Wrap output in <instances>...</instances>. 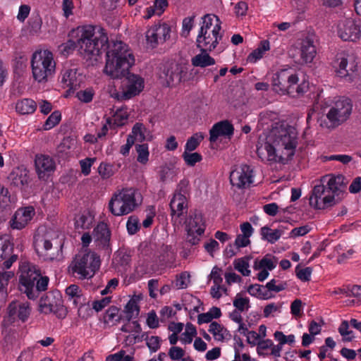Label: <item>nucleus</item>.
Masks as SVG:
<instances>
[{"label": "nucleus", "instance_id": "12", "mask_svg": "<svg viewBox=\"0 0 361 361\" xmlns=\"http://www.w3.org/2000/svg\"><path fill=\"white\" fill-rule=\"evenodd\" d=\"M337 35L343 41L356 42L361 39V27L353 18L340 20L337 24Z\"/></svg>", "mask_w": 361, "mask_h": 361}, {"label": "nucleus", "instance_id": "16", "mask_svg": "<svg viewBox=\"0 0 361 361\" xmlns=\"http://www.w3.org/2000/svg\"><path fill=\"white\" fill-rule=\"evenodd\" d=\"M13 244L11 243V238L8 235L0 236V260L8 258L3 263V269H9L13 263L18 259V255L13 254Z\"/></svg>", "mask_w": 361, "mask_h": 361}, {"label": "nucleus", "instance_id": "57", "mask_svg": "<svg viewBox=\"0 0 361 361\" xmlns=\"http://www.w3.org/2000/svg\"><path fill=\"white\" fill-rule=\"evenodd\" d=\"M276 281L275 279H272L266 284L265 288H267L269 291H274L276 293H279L286 288L287 283L286 282L281 283L279 285H276Z\"/></svg>", "mask_w": 361, "mask_h": 361}, {"label": "nucleus", "instance_id": "17", "mask_svg": "<svg viewBox=\"0 0 361 361\" xmlns=\"http://www.w3.org/2000/svg\"><path fill=\"white\" fill-rule=\"evenodd\" d=\"M36 171L39 179H47L56 169L55 162L48 155H36L35 159Z\"/></svg>", "mask_w": 361, "mask_h": 361}, {"label": "nucleus", "instance_id": "24", "mask_svg": "<svg viewBox=\"0 0 361 361\" xmlns=\"http://www.w3.org/2000/svg\"><path fill=\"white\" fill-rule=\"evenodd\" d=\"M202 223V216L200 212L195 210L191 212L185 221L186 232L195 231L198 235H201L204 232V228L200 226Z\"/></svg>", "mask_w": 361, "mask_h": 361}, {"label": "nucleus", "instance_id": "14", "mask_svg": "<svg viewBox=\"0 0 361 361\" xmlns=\"http://www.w3.org/2000/svg\"><path fill=\"white\" fill-rule=\"evenodd\" d=\"M111 235V231L104 222L99 223L93 231V236L97 245L104 250L108 256H110L112 252L110 243Z\"/></svg>", "mask_w": 361, "mask_h": 361}, {"label": "nucleus", "instance_id": "7", "mask_svg": "<svg viewBox=\"0 0 361 361\" xmlns=\"http://www.w3.org/2000/svg\"><path fill=\"white\" fill-rule=\"evenodd\" d=\"M298 75L293 73L291 70L282 69L272 77V90L279 94L296 97L306 92L307 88L305 83L298 85Z\"/></svg>", "mask_w": 361, "mask_h": 361}, {"label": "nucleus", "instance_id": "25", "mask_svg": "<svg viewBox=\"0 0 361 361\" xmlns=\"http://www.w3.org/2000/svg\"><path fill=\"white\" fill-rule=\"evenodd\" d=\"M316 56V47L314 45V41L306 39L302 42L300 49V56L302 62L305 63H312Z\"/></svg>", "mask_w": 361, "mask_h": 361}, {"label": "nucleus", "instance_id": "28", "mask_svg": "<svg viewBox=\"0 0 361 361\" xmlns=\"http://www.w3.org/2000/svg\"><path fill=\"white\" fill-rule=\"evenodd\" d=\"M8 179L11 180V185L22 188L28 183L27 171L25 169L18 168L9 174Z\"/></svg>", "mask_w": 361, "mask_h": 361}, {"label": "nucleus", "instance_id": "42", "mask_svg": "<svg viewBox=\"0 0 361 361\" xmlns=\"http://www.w3.org/2000/svg\"><path fill=\"white\" fill-rule=\"evenodd\" d=\"M182 157L185 164L189 166H193L202 159V157L197 152L190 153V152H184Z\"/></svg>", "mask_w": 361, "mask_h": 361}, {"label": "nucleus", "instance_id": "35", "mask_svg": "<svg viewBox=\"0 0 361 361\" xmlns=\"http://www.w3.org/2000/svg\"><path fill=\"white\" fill-rule=\"evenodd\" d=\"M53 293L48 294L44 298H42L40 300L39 307L42 312L45 314L51 313L54 310L58 300L54 302Z\"/></svg>", "mask_w": 361, "mask_h": 361}, {"label": "nucleus", "instance_id": "62", "mask_svg": "<svg viewBox=\"0 0 361 361\" xmlns=\"http://www.w3.org/2000/svg\"><path fill=\"white\" fill-rule=\"evenodd\" d=\"M147 324L150 329H156L159 326V319L156 312L152 310L147 314Z\"/></svg>", "mask_w": 361, "mask_h": 361}, {"label": "nucleus", "instance_id": "63", "mask_svg": "<svg viewBox=\"0 0 361 361\" xmlns=\"http://www.w3.org/2000/svg\"><path fill=\"white\" fill-rule=\"evenodd\" d=\"M202 25L200 27V30L199 32H201V35L202 34V32L207 30V31H211V27L212 25V21L213 19L210 14H206L202 17Z\"/></svg>", "mask_w": 361, "mask_h": 361}, {"label": "nucleus", "instance_id": "19", "mask_svg": "<svg viewBox=\"0 0 361 361\" xmlns=\"http://www.w3.org/2000/svg\"><path fill=\"white\" fill-rule=\"evenodd\" d=\"M34 214L35 209L32 207L18 209L10 221L11 228L18 230L25 228Z\"/></svg>", "mask_w": 361, "mask_h": 361}, {"label": "nucleus", "instance_id": "54", "mask_svg": "<svg viewBox=\"0 0 361 361\" xmlns=\"http://www.w3.org/2000/svg\"><path fill=\"white\" fill-rule=\"evenodd\" d=\"M98 172L103 178H109L114 175L113 166L102 163L98 168Z\"/></svg>", "mask_w": 361, "mask_h": 361}, {"label": "nucleus", "instance_id": "37", "mask_svg": "<svg viewBox=\"0 0 361 361\" xmlns=\"http://www.w3.org/2000/svg\"><path fill=\"white\" fill-rule=\"evenodd\" d=\"M61 82L71 89H76V70H67L62 77Z\"/></svg>", "mask_w": 361, "mask_h": 361}, {"label": "nucleus", "instance_id": "44", "mask_svg": "<svg viewBox=\"0 0 361 361\" xmlns=\"http://www.w3.org/2000/svg\"><path fill=\"white\" fill-rule=\"evenodd\" d=\"M119 308L116 306H111L105 312L104 315V322L108 323L115 319L116 322L121 320V317L118 316Z\"/></svg>", "mask_w": 361, "mask_h": 361}, {"label": "nucleus", "instance_id": "3", "mask_svg": "<svg viewBox=\"0 0 361 361\" xmlns=\"http://www.w3.org/2000/svg\"><path fill=\"white\" fill-rule=\"evenodd\" d=\"M106 65L104 72L114 80H121L128 73L135 63V58L128 50L127 45L121 41L114 42L111 46L109 41L106 44Z\"/></svg>", "mask_w": 361, "mask_h": 361}, {"label": "nucleus", "instance_id": "59", "mask_svg": "<svg viewBox=\"0 0 361 361\" xmlns=\"http://www.w3.org/2000/svg\"><path fill=\"white\" fill-rule=\"evenodd\" d=\"M185 355V350L180 347L173 346L169 349V355L173 360H178L183 359V357Z\"/></svg>", "mask_w": 361, "mask_h": 361}, {"label": "nucleus", "instance_id": "22", "mask_svg": "<svg viewBox=\"0 0 361 361\" xmlns=\"http://www.w3.org/2000/svg\"><path fill=\"white\" fill-rule=\"evenodd\" d=\"M171 216L180 217L184 210H187V200L184 194L180 192L175 193L169 204Z\"/></svg>", "mask_w": 361, "mask_h": 361}, {"label": "nucleus", "instance_id": "51", "mask_svg": "<svg viewBox=\"0 0 361 361\" xmlns=\"http://www.w3.org/2000/svg\"><path fill=\"white\" fill-rule=\"evenodd\" d=\"M316 321L312 320L310 324L309 331L310 334H304L302 336V345L304 347L309 345L313 341V337L316 335Z\"/></svg>", "mask_w": 361, "mask_h": 361}, {"label": "nucleus", "instance_id": "53", "mask_svg": "<svg viewBox=\"0 0 361 361\" xmlns=\"http://www.w3.org/2000/svg\"><path fill=\"white\" fill-rule=\"evenodd\" d=\"M126 226L129 234L133 235L136 233L140 229L138 218L135 216H130L127 221Z\"/></svg>", "mask_w": 361, "mask_h": 361}, {"label": "nucleus", "instance_id": "52", "mask_svg": "<svg viewBox=\"0 0 361 361\" xmlns=\"http://www.w3.org/2000/svg\"><path fill=\"white\" fill-rule=\"evenodd\" d=\"M94 94V92L93 89L90 87L84 90L78 91L76 94V97L80 101L84 103H89L92 100Z\"/></svg>", "mask_w": 361, "mask_h": 361}, {"label": "nucleus", "instance_id": "47", "mask_svg": "<svg viewBox=\"0 0 361 361\" xmlns=\"http://www.w3.org/2000/svg\"><path fill=\"white\" fill-rule=\"evenodd\" d=\"M234 268L240 272L243 276H248L250 274V270L248 269L249 263L244 258H239L234 262Z\"/></svg>", "mask_w": 361, "mask_h": 361}, {"label": "nucleus", "instance_id": "15", "mask_svg": "<svg viewBox=\"0 0 361 361\" xmlns=\"http://www.w3.org/2000/svg\"><path fill=\"white\" fill-rule=\"evenodd\" d=\"M252 169L250 166L244 164L231 172L230 181L233 185L243 188L252 183Z\"/></svg>", "mask_w": 361, "mask_h": 361}, {"label": "nucleus", "instance_id": "30", "mask_svg": "<svg viewBox=\"0 0 361 361\" xmlns=\"http://www.w3.org/2000/svg\"><path fill=\"white\" fill-rule=\"evenodd\" d=\"M66 294L68 297L70 302H71L75 307L82 305V290L78 286L75 284L69 286L66 289Z\"/></svg>", "mask_w": 361, "mask_h": 361}, {"label": "nucleus", "instance_id": "20", "mask_svg": "<svg viewBox=\"0 0 361 361\" xmlns=\"http://www.w3.org/2000/svg\"><path fill=\"white\" fill-rule=\"evenodd\" d=\"M136 190L133 188H123L118 190L119 200L123 202L121 209L119 212L121 214H129L133 212L137 204L135 202Z\"/></svg>", "mask_w": 361, "mask_h": 361}, {"label": "nucleus", "instance_id": "10", "mask_svg": "<svg viewBox=\"0 0 361 361\" xmlns=\"http://www.w3.org/2000/svg\"><path fill=\"white\" fill-rule=\"evenodd\" d=\"M121 80L125 90L116 94V98L118 100L131 99L138 95L144 89V79L139 75L130 72Z\"/></svg>", "mask_w": 361, "mask_h": 361}, {"label": "nucleus", "instance_id": "21", "mask_svg": "<svg viewBox=\"0 0 361 361\" xmlns=\"http://www.w3.org/2000/svg\"><path fill=\"white\" fill-rule=\"evenodd\" d=\"M234 131L233 126L227 120L215 123L209 130V141L214 142L220 136L230 137Z\"/></svg>", "mask_w": 361, "mask_h": 361}, {"label": "nucleus", "instance_id": "5", "mask_svg": "<svg viewBox=\"0 0 361 361\" xmlns=\"http://www.w3.org/2000/svg\"><path fill=\"white\" fill-rule=\"evenodd\" d=\"M20 284L24 289L29 299H35L39 292L44 291L47 288L49 278L42 276L40 269L29 262H23L20 266Z\"/></svg>", "mask_w": 361, "mask_h": 361}, {"label": "nucleus", "instance_id": "40", "mask_svg": "<svg viewBox=\"0 0 361 361\" xmlns=\"http://www.w3.org/2000/svg\"><path fill=\"white\" fill-rule=\"evenodd\" d=\"M203 139L204 135L201 133H195L187 140L185 146V152H192L196 149Z\"/></svg>", "mask_w": 361, "mask_h": 361}, {"label": "nucleus", "instance_id": "4", "mask_svg": "<svg viewBox=\"0 0 361 361\" xmlns=\"http://www.w3.org/2000/svg\"><path fill=\"white\" fill-rule=\"evenodd\" d=\"M320 182L321 185H317V193L322 191L328 194L322 198L317 196V210L329 208L343 198L348 183L343 175H326Z\"/></svg>", "mask_w": 361, "mask_h": 361}, {"label": "nucleus", "instance_id": "13", "mask_svg": "<svg viewBox=\"0 0 361 361\" xmlns=\"http://www.w3.org/2000/svg\"><path fill=\"white\" fill-rule=\"evenodd\" d=\"M8 317L7 319L4 320L8 324L15 322L17 319L25 322L30 314V307L28 302H23L20 301L11 302L8 307Z\"/></svg>", "mask_w": 361, "mask_h": 361}, {"label": "nucleus", "instance_id": "41", "mask_svg": "<svg viewBox=\"0 0 361 361\" xmlns=\"http://www.w3.org/2000/svg\"><path fill=\"white\" fill-rule=\"evenodd\" d=\"M14 277V273L11 271H0V293L7 295V286L8 281Z\"/></svg>", "mask_w": 361, "mask_h": 361}, {"label": "nucleus", "instance_id": "36", "mask_svg": "<svg viewBox=\"0 0 361 361\" xmlns=\"http://www.w3.org/2000/svg\"><path fill=\"white\" fill-rule=\"evenodd\" d=\"M119 195H118V192H115L112 195V197L109 202V209L110 212H111V214L115 216H123V215L126 214H121V212H119V211H121L120 209H121L122 204H123V202H121V200H119V198H120Z\"/></svg>", "mask_w": 361, "mask_h": 361}, {"label": "nucleus", "instance_id": "38", "mask_svg": "<svg viewBox=\"0 0 361 361\" xmlns=\"http://www.w3.org/2000/svg\"><path fill=\"white\" fill-rule=\"evenodd\" d=\"M209 331L217 341H223L225 338L224 332H228V330L216 322H212L209 325Z\"/></svg>", "mask_w": 361, "mask_h": 361}, {"label": "nucleus", "instance_id": "61", "mask_svg": "<svg viewBox=\"0 0 361 361\" xmlns=\"http://www.w3.org/2000/svg\"><path fill=\"white\" fill-rule=\"evenodd\" d=\"M111 302L110 297L103 298L102 300H95L92 303V308L96 312H99L102 310L106 306H107Z\"/></svg>", "mask_w": 361, "mask_h": 361}, {"label": "nucleus", "instance_id": "23", "mask_svg": "<svg viewBox=\"0 0 361 361\" xmlns=\"http://www.w3.org/2000/svg\"><path fill=\"white\" fill-rule=\"evenodd\" d=\"M181 67L171 63L164 66L161 77L165 78L168 86H170L171 83H179L181 81Z\"/></svg>", "mask_w": 361, "mask_h": 361}, {"label": "nucleus", "instance_id": "56", "mask_svg": "<svg viewBox=\"0 0 361 361\" xmlns=\"http://www.w3.org/2000/svg\"><path fill=\"white\" fill-rule=\"evenodd\" d=\"M275 267L276 265L271 259L264 257L260 260L258 265L257 264V262H255L254 269L256 270L259 269H267V271H271L275 268Z\"/></svg>", "mask_w": 361, "mask_h": 361}, {"label": "nucleus", "instance_id": "33", "mask_svg": "<svg viewBox=\"0 0 361 361\" xmlns=\"http://www.w3.org/2000/svg\"><path fill=\"white\" fill-rule=\"evenodd\" d=\"M139 298H131L124 308V312L126 314V320L129 322L133 318L138 317L140 313V306L137 304Z\"/></svg>", "mask_w": 361, "mask_h": 361}, {"label": "nucleus", "instance_id": "34", "mask_svg": "<svg viewBox=\"0 0 361 361\" xmlns=\"http://www.w3.org/2000/svg\"><path fill=\"white\" fill-rule=\"evenodd\" d=\"M269 49L270 44L268 40L261 41L258 47L249 54L247 61L255 63L257 60L262 59L264 52L269 50Z\"/></svg>", "mask_w": 361, "mask_h": 361}, {"label": "nucleus", "instance_id": "8", "mask_svg": "<svg viewBox=\"0 0 361 361\" xmlns=\"http://www.w3.org/2000/svg\"><path fill=\"white\" fill-rule=\"evenodd\" d=\"M101 260L99 255L92 252L78 255L68 267V271L74 274L77 273L80 279L92 278L99 270Z\"/></svg>", "mask_w": 361, "mask_h": 361}, {"label": "nucleus", "instance_id": "11", "mask_svg": "<svg viewBox=\"0 0 361 361\" xmlns=\"http://www.w3.org/2000/svg\"><path fill=\"white\" fill-rule=\"evenodd\" d=\"M216 18L218 23L215 25L211 31H204L201 35V32H199L197 37L196 45L200 49H206L209 51H213L218 45L220 40H221L223 35L219 33L221 30V21L216 16H214Z\"/></svg>", "mask_w": 361, "mask_h": 361}, {"label": "nucleus", "instance_id": "2", "mask_svg": "<svg viewBox=\"0 0 361 361\" xmlns=\"http://www.w3.org/2000/svg\"><path fill=\"white\" fill-rule=\"evenodd\" d=\"M71 37H77V41L69 39L60 46L61 52L68 55L75 48L78 54L87 60H90L102 54V49H107L108 37L104 28L91 25L79 26L71 30Z\"/></svg>", "mask_w": 361, "mask_h": 361}, {"label": "nucleus", "instance_id": "27", "mask_svg": "<svg viewBox=\"0 0 361 361\" xmlns=\"http://www.w3.org/2000/svg\"><path fill=\"white\" fill-rule=\"evenodd\" d=\"M200 54H197L191 59L192 65L195 67L204 68L209 66L215 64V59L209 56V50L206 49H202Z\"/></svg>", "mask_w": 361, "mask_h": 361}, {"label": "nucleus", "instance_id": "6", "mask_svg": "<svg viewBox=\"0 0 361 361\" xmlns=\"http://www.w3.org/2000/svg\"><path fill=\"white\" fill-rule=\"evenodd\" d=\"M326 106L330 107L326 114L327 121H322L320 126L329 129H334L345 122L353 111V103L347 97H338L335 101L325 102Z\"/></svg>", "mask_w": 361, "mask_h": 361}, {"label": "nucleus", "instance_id": "9", "mask_svg": "<svg viewBox=\"0 0 361 361\" xmlns=\"http://www.w3.org/2000/svg\"><path fill=\"white\" fill-rule=\"evenodd\" d=\"M32 75L39 82L47 81L55 72V62L53 54L49 51H36L33 54L31 61Z\"/></svg>", "mask_w": 361, "mask_h": 361}, {"label": "nucleus", "instance_id": "45", "mask_svg": "<svg viewBox=\"0 0 361 361\" xmlns=\"http://www.w3.org/2000/svg\"><path fill=\"white\" fill-rule=\"evenodd\" d=\"M135 149L138 154L137 160L141 164H146L148 161L149 151L147 144L136 145Z\"/></svg>", "mask_w": 361, "mask_h": 361}, {"label": "nucleus", "instance_id": "48", "mask_svg": "<svg viewBox=\"0 0 361 361\" xmlns=\"http://www.w3.org/2000/svg\"><path fill=\"white\" fill-rule=\"evenodd\" d=\"M233 306L235 310L240 312H244L250 308V300L247 298L240 297V294H237L235 300H233Z\"/></svg>", "mask_w": 361, "mask_h": 361}, {"label": "nucleus", "instance_id": "60", "mask_svg": "<svg viewBox=\"0 0 361 361\" xmlns=\"http://www.w3.org/2000/svg\"><path fill=\"white\" fill-rule=\"evenodd\" d=\"M160 341L159 336H152L148 338L146 344L151 352H156L160 348Z\"/></svg>", "mask_w": 361, "mask_h": 361}, {"label": "nucleus", "instance_id": "43", "mask_svg": "<svg viewBox=\"0 0 361 361\" xmlns=\"http://www.w3.org/2000/svg\"><path fill=\"white\" fill-rule=\"evenodd\" d=\"M61 119V114L59 111H54L47 119L44 124V130H49L56 126Z\"/></svg>", "mask_w": 361, "mask_h": 361}, {"label": "nucleus", "instance_id": "55", "mask_svg": "<svg viewBox=\"0 0 361 361\" xmlns=\"http://www.w3.org/2000/svg\"><path fill=\"white\" fill-rule=\"evenodd\" d=\"M195 18V15H192V16L185 18L183 20V32L182 35L186 37L190 31L192 30L194 24V20Z\"/></svg>", "mask_w": 361, "mask_h": 361}, {"label": "nucleus", "instance_id": "46", "mask_svg": "<svg viewBox=\"0 0 361 361\" xmlns=\"http://www.w3.org/2000/svg\"><path fill=\"white\" fill-rule=\"evenodd\" d=\"M42 21L38 13L32 14L29 19V29L30 32L35 34L37 33L42 27Z\"/></svg>", "mask_w": 361, "mask_h": 361}, {"label": "nucleus", "instance_id": "29", "mask_svg": "<svg viewBox=\"0 0 361 361\" xmlns=\"http://www.w3.org/2000/svg\"><path fill=\"white\" fill-rule=\"evenodd\" d=\"M131 262V255L126 251L118 250L114 254L113 264L115 268L121 267L123 270H126L130 267Z\"/></svg>", "mask_w": 361, "mask_h": 361}, {"label": "nucleus", "instance_id": "50", "mask_svg": "<svg viewBox=\"0 0 361 361\" xmlns=\"http://www.w3.org/2000/svg\"><path fill=\"white\" fill-rule=\"evenodd\" d=\"M319 159L323 162H326L327 161H338L344 164H348L351 160L352 157L349 155L346 154H336V155H331V156H321Z\"/></svg>", "mask_w": 361, "mask_h": 361}, {"label": "nucleus", "instance_id": "31", "mask_svg": "<svg viewBox=\"0 0 361 361\" xmlns=\"http://www.w3.org/2000/svg\"><path fill=\"white\" fill-rule=\"evenodd\" d=\"M37 108L36 102L30 99H24L16 103V109L20 114H32Z\"/></svg>", "mask_w": 361, "mask_h": 361}, {"label": "nucleus", "instance_id": "39", "mask_svg": "<svg viewBox=\"0 0 361 361\" xmlns=\"http://www.w3.org/2000/svg\"><path fill=\"white\" fill-rule=\"evenodd\" d=\"M265 287L259 284H253L247 287V292L252 296L259 298L262 299H268V292L264 290Z\"/></svg>", "mask_w": 361, "mask_h": 361}, {"label": "nucleus", "instance_id": "32", "mask_svg": "<svg viewBox=\"0 0 361 361\" xmlns=\"http://www.w3.org/2000/svg\"><path fill=\"white\" fill-rule=\"evenodd\" d=\"M282 234L283 231L281 228L271 230L269 227L266 226L261 228L262 238L271 244L276 242Z\"/></svg>", "mask_w": 361, "mask_h": 361}, {"label": "nucleus", "instance_id": "18", "mask_svg": "<svg viewBox=\"0 0 361 361\" xmlns=\"http://www.w3.org/2000/svg\"><path fill=\"white\" fill-rule=\"evenodd\" d=\"M171 28L168 25L163 24L155 25L149 28L146 32V41L148 47L154 49L160 40L158 38L159 34H163L162 42H166L170 37Z\"/></svg>", "mask_w": 361, "mask_h": 361}, {"label": "nucleus", "instance_id": "49", "mask_svg": "<svg viewBox=\"0 0 361 361\" xmlns=\"http://www.w3.org/2000/svg\"><path fill=\"white\" fill-rule=\"evenodd\" d=\"M337 60H340L338 64V69L336 71L337 75L341 78H347L349 76L348 71L347 70L348 60L343 56H337Z\"/></svg>", "mask_w": 361, "mask_h": 361}, {"label": "nucleus", "instance_id": "26", "mask_svg": "<svg viewBox=\"0 0 361 361\" xmlns=\"http://www.w3.org/2000/svg\"><path fill=\"white\" fill-rule=\"evenodd\" d=\"M35 247L39 255H42L51 260L55 258L54 255L50 252L52 243L49 240L44 238H37L35 241Z\"/></svg>", "mask_w": 361, "mask_h": 361}, {"label": "nucleus", "instance_id": "58", "mask_svg": "<svg viewBox=\"0 0 361 361\" xmlns=\"http://www.w3.org/2000/svg\"><path fill=\"white\" fill-rule=\"evenodd\" d=\"M95 159L94 158H86L80 161L81 167V172L85 175L87 176L90 174L91 171V166L94 163Z\"/></svg>", "mask_w": 361, "mask_h": 361}, {"label": "nucleus", "instance_id": "1", "mask_svg": "<svg viewBox=\"0 0 361 361\" xmlns=\"http://www.w3.org/2000/svg\"><path fill=\"white\" fill-rule=\"evenodd\" d=\"M297 144L295 128L288 125H281L274 128L264 142H258L257 153L262 158L266 152L269 161L284 164L295 154Z\"/></svg>", "mask_w": 361, "mask_h": 361}, {"label": "nucleus", "instance_id": "64", "mask_svg": "<svg viewBox=\"0 0 361 361\" xmlns=\"http://www.w3.org/2000/svg\"><path fill=\"white\" fill-rule=\"evenodd\" d=\"M345 293L347 296H353L360 299L361 286L353 285L351 286H348Z\"/></svg>", "mask_w": 361, "mask_h": 361}]
</instances>
